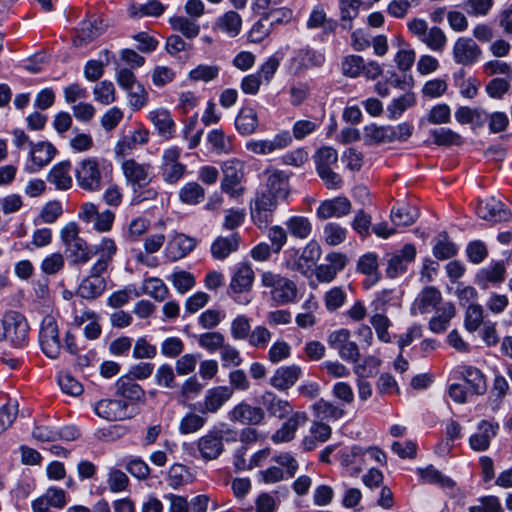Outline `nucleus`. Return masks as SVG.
Masks as SVG:
<instances>
[{
    "mask_svg": "<svg viewBox=\"0 0 512 512\" xmlns=\"http://www.w3.org/2000/svg\"><path fill=\"white\" fill-rule=\"evenodd\" d=\"M266 191L285 201L290 193L288 176L278 170L266 171Z\"/></svg>",
    "mask_w": 512,
    "mask_h": 512,
    "instance_id": "30",
    "label": "nucleus"
},
{
    "mask_svg": "<svg viewBox=\"0 0 512 512\" xmlns=\"http://www.w3.org/2000/svg\"><path fill=\"white\" fill-rule=\"evenodd\" d=\"M197 450L205 461L217 459L224 450L223 437L218 431H209L197 440Z\"/></svg>",
    "mask_w": 512,
    "mask_h": 512,
    "instance_id": "17",
    "label": "nucleus"
},
{
    "mask_svg": "<svg viewBox=\"0 0 512 512\" xmlns=\"http://www.w3.org/2000/svg\"><path fill=\"white\" fill-rule=\"evenodd\" d=\"M272 333L263 325H257L250 331L247 341L251 347L264 349L271 341Z\"/></svg>",
    "mask_w": 512,
    "mask_h": 512,
    "instance_id": "64",
    "label": "nucleus"
},
{
    "mask_svg": "<svg viewBox=\"0 0 512 512\" xmlns=\"http://www.w3.org/2000/svg\"><path fill=\"white\" fill-rule=\"evenodd\" d=\"M324 60V55L319 52L301 49L291 58L289 69L297 74L304 69L321 66Z\"/></svg>",
    "mask_w": 512,
    "mask_h": 512,
    "instance_id": "28",
    "label": "nucleus"
},
{
    "mask_svg": "<svg viewBox=\"0 0 512 512\" xmlns=\"http://www.w3.org/2000/svg\"><path fill=\"white\" fill-rule=\"evenodd\" d=\"M261 284L269 289L270 299L276 305L293 303L297 299L298 289L296 283L278 273L265 271L261 275Z\"/></svg>",
    "mask_w": 512,
    "mask_h": 512,
    "instance_id": "1",
    "label": "nucleus"
},
{
    "mask_svg": "<svg viewBox=\"0 0 512 512\" xmlns=\"http://www.w3.org/2000/svg\"><path fill=\"white\" fill-rule=\"evenodd\" d=\"M442 303L440 290L433 286H426L415 298L411 307V313L413 315L431 313Z\"/></svg>",
    "mask_w": 512,
    "mask_h": 512,
    "instance_id": "15",
    "label": "nucleus"
},
{
    "mask_svg": "<svg viewBox=\"0 0 512 512\" xmlns=\"http://www.w3.org/2000/svg\"><path fill=\"white\" fill-rule=\"evenodd\" d=\"M181 149L172 146L164 150L162 155V177L165 182L174 184L184 175L186 166L179 162Z\"/></svg>",
    "mask_w": 512,
    "mask_h": 512,
    "instance_id": "10",
    "label": "nucleus"
},
{
    "mask_svg": "<svg viewBox=\"0 0 512 512\" xmlns=\"http://www.w3.org/2000/svg\"><path fill=\"white\" fill-rule=\"evenodd\" d=\"M418 473L422 480L429 484L439 485L442 488H452L455 485V482L451 478L443 475L432 465L418 469Z\"/></svg>",
    "mask_w": 512,
    "mask_h": 512,
    "instance_id": "50",
    "label": "nucleus"
},
{
    "mask_svg": "<svg viewBox=\"0 0 512 512\" xmlns=\"http://www.w3.org/2000/svg\"><path fill=\"white\" fill-rule=\"evenodd\" d=\"M167 279L172 282L173 286L180 294L188 292L195 286L194 276L184 270L173 272Z\"/></svg>",
    "mask_w": 512,
    "mask_h": 512,
    "instance_id": "61",
    "label": "nucleus"
},
{
    "mask_svg": "<svg viewBox=\"0 0 512 512\" xmlns=\"http://www.w3.org/2000/svg\"><path fill=\"white\" fill-rule=\"evenodd\" d=\"M346 297L347 294L342 287H332L324 294L325 308L329 312H334L340 309L344 305Z\"/></svg>",
    "mask_w": 512,
    "mask_h": 512,
    "instance_id": "62",
    "label": "nucleus"
},
{
    "mask_svg": "<svg viewBox=\"0 0 512 512\" xmlns=\"http://www.w3.org/2000/svg\"><path fill=\"white\" fill-rule=\"evenodd\" d=\"M240 236L234 233L228 237H218L211 245V254L217 260L226 259L231 253L236 252L239 248Z\"/></svg>",
    "mask_w": 512,
    "mask_h": 512,
    "instance_id": "36",
    "label": "nucleus"
},
{
    "mask_svg": "<svg viewBox=\"0 0 512 512\" xmlns=\"http://www.w3.org/2000/svg\"><path fill=\"white\" fill-rule=\"evenodd\" d=\"M462 377L470 386V391L476 395H482L486 391V382L482 372L472 366L463 367Z\"/></svg>",
    "mask_w": 512,
    "mask_h": 512,
    "instance_id": "44",
    "label": "nucleus"
},
{
    "mask_svg": "<svg viewBox=\"0 0 512 512\" xmlns=\"http://www.w3.org/2000/svg\"><path fill=\"white\" fill-rule=\"evenodd\" d=\"M281 200L268 191L257 194L251 207V216L258 225L266 224L267 213L274 211Z\"/></svg>",
    "mask_w": 512,
    "mask_h": 512,
    "instance_id": "22",
    "label": "nucleus"
},
{
    "mask_svg": "<svg viewBox=\"0 0 512 512\" xmlns=\"http://www.w3.org/2000/svg\"><path fill=\"white\" fill-rule=\"evenodd\" d=\"M308 421L306 412L297 411L281 425V427L274 432L271 440L276 443L290 442L294 439L297 429Z\"/></svg>",
    "mask_w": 512,
    "mask_h": 512,
    "instance_id": "21",
    "label": "nucleus"
},
{
    "mask_svg": "<svg viewBox=\"0 0 512 512\" xmlns=\"http://www.w3.org/2000/svg\"><path fill=\"white\" fill-rule=\"evenodd\" d=\"M418 217L416 209L401 206L393 208L391 211V221L395 226H409L412 225Z\"/></svg>",
    "mask_w": 512,
    "mask_h": 512,
    "instance_id": "59",
    "label": "nucleus"
},
{
    "mask_svg": "<svg viewBox=\"0 0 512 512\" xmlns=\"http://www.w3.org/2000/svg\"><path fill=\"white\" fill-rule=\"evenodd\" d=\"M285 224L288 232L298 239L308 238L312 231L311 222L303 216L290 217Z\"/></svg>",
    "mask_w": 512,
    "mask_h": 512,
    "instance_id": "46",
    "label": "nucleus"
},
{
    "mask_svg": "<svg viewBox=\"0 0 512 512\" xmlns=\"http://www.w3.org/2000/svg\"><path fill=\"white\" fill-rule=\"evenodd\" d=\"M301 374L302 369L298 365L281 366L275 370L269 383L278 391H286L295 385Z\"/></svg>",
    "mask_w": 512,
    "mask_h": 512,
    "instance_id": "23",
    "label": "nucleus"
},
{
    "mask_svg": "<svg viewBox=\"0 0 512 512\" xmlns=\"http://www.w3.org/2000/svg\"><path fill=\"white\" fill-rule=\"evenodd\" d=\"M117 250L116 242L110 237H102L99 243L93 245L91 253L98 257L97 261L92 266L93 273H105L112 263Z\"/></svg>",
    "mask_w": 512,
    "mask_h": 512,
    "instance_id": "13",
    "label": "nucleus"
},
{
    "mask_svg": "<svg viewBox=\"0 0 512 512\" xmlns=\"http://www.w3.org/2000/svg\"><path fill=\"white\" fill-rule=\"evenodd\" d=\"M93 95L96 102L110 105L116 100V89L111 81L103 80L95 85Z\"/></svg>",
    "mask_w": 512,
    "mask_h": 512,
    "instance_id": "53",
    "label": "nucleus"
},
{
    "mask_svg": "<svg viewBox=\"0 0 512 512\" xmlns=\"http://www.w3.org/2000/svg\"><path fill=\"white\" fill-rule=\"evenodd\" d=\"M476 212L480 218L491 222L507 221L511 217V213L493 196L480 200Z\"/></svg>",
    "mask_w": 512,
    "mask_h": 512,
    "instance_id": "20",
    "label": "nucleus"
},
{
    "mask_svg": "<svg viewBox=\"0 0 512 512\" xmlns=\"http://www.w3.org/2000/svg\"><path fill=\"white\" fill-rule=\"evenodd\" d=\"M254 281V271L249 264L240 263L231 278L229 290L233 293H242L250 290Z\"/></svg>",
    "mask_w": 512,
    "mask_h": 512,
    "instance_id": "32",
    "label": "nucleus"
},
{
    "mask_svg": "<svg viewBox=\"0 0 512 512\" xmlns=\"http://www.w3.org/2000/svg\"><path fill=\"white\" fill-rule=\"evenodd\" d=\"M228 419L242 425H259L265 419V410L246 401H241L228 412Z\"/></svg>",
    "mask_w": 512,
    "mask_h": 512,
    "instance_id": "12",
    "label": "nucleus"
},
{
    "mask_svg": "<svg viewBox=\"0 0 512 512\" xmlns=\"http://www.w3.org/2000/svg\"><path fill=\"white\" fill-rule=\"evenodd\" d=\"M331 436V428L329 425L314 422L309 430V435H306L302 440V447L305 451L314 450L319 444L326 442Z\"/></svg>",
    "mask_w": 512,
    "mask_h": 512,
    "instance_id": "37",
    "label": "nucleus"
},
{
    "mask_svg": "<svg viewBox=\"0 0 512 512\" xmlns=\"http://www.w3.org/2000/svg\"><path fill=\"white\" fill-rule=\"evenodd\" d=\"M196 246L193 238L184 234H177L167 244L166 254L173 261L185 257Z\"/></svg>",
    "mask_w": 512,
    "mask_h": 512,
    "instance_id": "34",
    "label": "nucleus"
},
{
    "mask_svg": "<svg viewBox=\"0 0 512 512\" xmlns=\"http://www.w3.org/2000/svg\"><path fill=\"white\" fill-rule=\"evenodd\" d=\"M348 230L335 222H329L324 226L323 239L329 246H337L346 240Z\"/></svg>",
    "mask_w": 512,
    "mask_h": 512,
    "instance_id": "52",
    "label": "nucleus"
},
{
    "mask_svg": "<svg viewBox=\"0 0 512 512\" xmlns=\"http://www.w3.org/2000/svg\"><path fill=\"white\" fill-rule=\"evenodd\" d=\"M70 162H61L53 166L48 174V181L57 189L66 190L72 185V178L69 175Z\"/></svg>",
    "mask_w": 512,
    "mask_h": 512,
    "instance_id": "42",
    "label": "nucleus"
},
{
    "mask_svg": "<svg viewBox=\"0 0 512 512\" xmlns=\"http://www.w3.org/2000/svg\"><path fill=\"white\" fill-rule=\"evenodd\" d=\"M506 269L501 262H496L484 269L478 275L480 284L486 288V283H501L505 278Z\"/></svg>",
    "mask_w": 512,
    "mask_h": 512,
    "instance_id": "51",
    "label": "nucleus"
},
{
    "mask_svg": "<svg viewBox=\"0 0 512 512\" xmlns=\"http://www.w3.org/2000/svg\"><path fill=\"white\" fill-rule=\"evenodd\" d=\"M207 418L195 412L186 413L179 422V432L183 435L200 431L206 424Z\"/></svg>",
    "mask_w": 512,
    "mask_h": 512,
    "instance_id": "49",
    "label": "nucleus"
},
{
    "mask_svg": "<svg viewBox=\"0 0 512 512\" xmlns=\"http://www.w3.org/2000/svg\"><path fill=\"white\" fill-rule=\"evenodd\" d=\"M351 202L346 197H335L323 201L317 208V216L321 219L341 218L350 214Z\"/></svg>",
    "mask_w": 512,
    "mask_h": 512,
    "instance_id": "24",
    "label": "nucleus"
},
{
    "mask_svg": "<svg viewBox=\"0 0 512 512\" xmlns=\"http://www.w3.org/2000/svg\"><path fill=\"white\" fill-rule=\"evenodd\" d=\"M121 170L126 183L134 193L144 188L152 180V167L149 163H140L135 159H126L121 164Z\"/></svg>",
    "mask_w": 512,
    "mask_h": 512,
    "instance_id": "8",
    "label": "nucleus"
},
{
    "mask_svg": "<svg viewBox=\"0 0 512 512\" xmlns=\"http://www.w3.org/2000/svg\"><path fill=\"white\" fill-rule=\"evenodd\" d=\"M6 340L15 347H23L29 340V324L26 318L16 311L7 312L2 319Z\"/></svg>",
    "mask_w": 512,
    "mask_h": 512,
    "instance_id": "6",
    "label": "nucleus"
},
{
    "mask_svg": "<svg viewBox=\"0 0 512 512\" xmlns=\"http://www.w3.org/2000/svg\"><path fill=\"white\" fill-rule=\"evenodd\" d=\"M104 31V25L102 21L97 22L84 21L80 30L78 31L77 38L75 40L76 45H83L93 41L96 37L101 35Z\"/></svg>",
    "mask_w": 512,
    "mask_h": 512,
    "instance_id": "48",
    "label": "nucleus"
},
{
    "mask_svg": "<svg viewBox=\"0 0 512 512\" xmlns=\"http://www.w3.org/2000/svg\"><path fill=\"white\" fill-rule=\"evenodd\" d=\"M207 140L218 154L229 153L233 150L231 138L222 130L215 129L210 131L207 135Z\"/></svg>",
    "mask_w": 512,
    "mask_h": 512,
    "instance_id": "55",
    "label": "nucleus"
},
{
    "mask_svg": "<svg viewBox=\"0 0 512 512\" xmlns=\"http://www.w3.org/2000/svg\"><path fill=\"white\" fill-rule=\"evenodd\" d=\"M143 292L156 301H163L169 295L166 284L159 278H148L143 283Z\"/></svg>",
    "mask_w": 512,
    "mask_h": 512,
    "instance_id": "58",
    "label": "nucleus"
},
{
    "mask_svg": "<svg viewBox=\"0 0 512 512\" xmlns=\"http://www.w3.org/2000/svg\"><path fill=\"white\" fill-rule=\"evenodd\" d=\"M94 412L97 416L107 421H120L131 417L128 412L127 403L117 399H102L98 401L94 405Z\"/></svg>",
    "mask_w": 512,
    "mask_h": 512,
    "instance_id": "14",
    "label": "nucleus"
},
{
    "mask_svg": "<svg viewBox=\"0 0 512 512\" xmlns=\"http://www.w3.org/2000/svg\"><path fill=\"white\" fill-rule=\"evenodd\" d=\"M55 148L48 142H39L33 144L30 148V158L32 164L37 168L41 169L48 165L55 155Z\"/></svg>",
    "mask_w": 512,
    "mask_h": 512,
    "instance_id": "39",
    "label": "nucleus"
},
{
    "mask_svg": "<svg viewBox=\"0 0 512 512\" xmlns=\"http://www.w3.org/2000/svg\"><path fill=\"white\" fill-rule=\"evenodd\" d=\"M115 388L117 395L132 402H144L145 400L146 393L144 389L134 382L130 376L120 377L115 383Z\"/></svg>",
    "mask_w": 512,
    "mask_h": 512,
    "instance_id": "33",
    "label": "nucleus"
},
{
    "mask_svg": "<svg viewBox=\"0 0 512 512\" xmlns=\"http://www.w3.org/2000/svg\"><path fill=\"white\" fill-rule=\"evenodd\" d=\"M39 343L47 357L55 359L59 356L62 347L59 339V329L55 318L51 315H46L42 319Z\"/></svg>",
    "mask_w": 512,
    "mask_h": 512,
    "instance_id": "9",
    "label": "nucleus"
},
{
    "mask_svg": "<svg viewBox=\"0 0 512 512\" xmlns=\"http://www.w3.org/2000/svg\"><path fill=\"white\" fill-rule=\"evenodd\" d=\"M499 425L488 421H481L478 424V432L469 439L471 449L474 451H485L489 448L491 440L496 436Z\"/></svg>",
    "mask_w": 512,
    "mask_h": 512,
    "instance_id": "29",
    "label": "nucleus"
},
{
    "mask_svg": "<svg viewBox=\"0 0 512 512\" xmlns=\"http://www.w3.org/2000/svg\"><path fill=\"white\" fill-rule=\"evenodd\" d=\"M233 396L232 388L228 386H216L206 391L203 399V413L214 414Z\"/></svg>",
    "mask_w": 512,
    "mask_h": 512,
    "instance_id": "25",
    "label": "nucleus"
},
{
    "mask_svg": "<svg viewBox=\"0 0 512 512\" xmlns=\"http://www.w3.org/2000/svg\"><path fill=\"white\" fill-rule=\"evenodd\" d=\"M341 463L346 467H351L355 474L362 471L366 463V453L359 446H354L349 450L342 452Z\"/></svg>",
    "mask_w": 512,
    "mask_h": 512,
    "instance_id": "43",
    "label": "nucleus"
},
{
    "mask_svg": "<svg viewBox=\"0 0 512 512\" xmlns=\"http://www.w3.org/2000/svg\"><path fill=\"white\" fill-rule=\"evenodd\" d=\"M66 251L76 264H85L91 259V250L83 238L67 246Z\"/></svg>",
    "mask_w": 512,
    "mask_h": 512,
    "instance_id": "57",
    "label": "nucleus"
},
{
    "mask_svg": "<svg viewBox=\"0 0 512 512\" xmlns=\"http://www.w3.org/2000/svg\"><path fill=\"white\" fill-rule=\"evenodd\" d=\"M251 331V319L246 315L236 316L230 326L231 337L236 341L247 340Z\"/></svg>",
    "mask_w": 512,
    "mask_h": 512,
    "instance_id": "56",
    "label": "nucleus"
},
{
    "mask_svg": "<svg viewBox=\"0 0 512 512\" xmlns=\"http://www.w3.org/2000/svg\"><path fill=\"white\" fill-rule=\"evenodd\" d=\"M105 288L106 283L102 274H95L91 269L90 275L78 287L77 294L84 299H95L105 291Z\"/></svg>",
    "mask_w": 512,
    "mask_h": 512,
    "instance_id": "35",
    "label": "nucleus"
},
{
    "mask_svg": "<svg viewBox=\"0 0 512 512\" xmlns=\"http://www.w3.org/2000/svg\"><path fill=\"white\" fill-rule=\"evenodd\" d=\"M147 118L150 120L158 135L165 140L174 137L176 124L171 112L166 108H156L148 112Z\"/></svg>",
    "mask_w": 512,
    "mask_h": 512,
    "instance_id": "19",
    "label": "nucleus"
},
{
    "mask_svg": "<svg viewBox=\"0 0 512 512\" xmlns=\"http://www.w3.org/2000/svg\"><path fill=\"white\" fill-rule=\"evenodd\" d=\"M76 182L80 188L96 192L102 188V171L96 158H86L78 163L75 169Z\"/></svg>",
    "mask_w": 512,
    "mask_h": 512,
    "instance_id": "4",
    "label": "nucleus"
},
{
    "mask_svg": "<svg viewBox=\"0 0 512 512\" xmlns=\"http://www.w3.org/2000/svg\"><path fill=\"white\" fill-rule=\"evenodd\" d=\"M416 248L412 244H406L400 251L394 253L389 259L386 274L389 278H396L406 272L410 263L414 262Z\"/></svg>",
    "mask_w": 512,
    "mask_h": 512,
    "instance_id": "18",
    "label": "nucleus"
},
{
    "mask_svg": "<svg viewBox=\"0 0 512 512\" xmlns=\"http://www.w3.org/2000/svg\"><path fill=\"white\" fill-rule=\"evenodd\" d=\"M321 255V248L315 241H310L302 250L299 257L293 262H288L291 270L307 274L311 267L318 261Z\"/></svg>",
    "mask_w": 512,
    "mask_h": 512,
    "instance_id": "26",
    "label": "nucleus"
},
{
    "mask_svg": "<svg viewBox=\"0 0 512 512\" xmlns=\"http://www.w3.org/2000/svg\"><path fill=\"white\" fill-rule=\"evenodd\" d=\"M171 28L187 39H194L200 34V25L187 16H174L169 19Z\"/></svg>",
    "mask_w": 512,
    "mask_h": 512,
    "instance_id": "40",
    "label": "nucleus"
},
{
    "mask_svg": "<svg viewBox=\"0 0 512 512\" xmlns=\"http://www.w3.org/2000/svg\"><path fill=\"white\" fill-rule=\"evenodd\" d=\"M375 304L376 313L371 316L370 323L373 326L378 339L384 343H389L391 342V337L388 329L391 326V321L386 315H384L382 312H379L381 308L378 307V303Z\"/></svg>",
    "mask_w": 512,
    "mask_h": 512,
    "instance_id": "47",
    "label": "nucleus"
},
{
    "mask_svg": "<svg viewBox=\"0 0 512 512\" xmlns=\"http://www.w3.org/2000/svg\"><path fill=\"white\" fill-rule=\"evenodd\" d=\"M223 179L221 189L229 196L236 198L242 195L244 188L241 182L244 178V163L239 159L232 158L223 162Z\"/></svg>",
    "mask_w": 512,
    "mask_h": 512,
    "instance_id": "7",
    "label": "nucleus"
},
{
    "mask_svg": "<svg viewBox=\"0 0 512 512\" xmlns=\"http://www.w3.org/2000/svg\"><path fill=\"white\" fill-rule=\"evenodd\" d=\"M456 310L451 302L442 303L436 310L434 316L429 320L428 327L433 333H443L449 327L451 319L455 316Z\"/></svg>",
    "mask_w": 512,
    "mask_h": 512,
    "instance_id": "31",
    "label": "nucleus"
},
{
    "mask_svg": "<svg viewBox=\"0 0 512 512\" xmlns=\"http://www.w3.org/2000/svg\"><path fill=\"white\" fill-rule=\"evenodd\" d=\"M337 161V151L329 146L321 147L315 154L317 173L328 189H339L343 183L340 175L332 170Z\"/></svg>",
    "mask_w": 512,
    "mask_h": 512,
    "instance_id": "3",
    "label": "nucleus"
},
{
    "mask_svg": "<svg viewBox=\"0 0 512 512\" xmlns=\"http://www.w3.org/2000/svg\"><path fill=\"white\" fill-rule=\"evenodd\" d=\"M387 126L370 124L363 129V139L368 145L388 143Z\"/></svg>",
    "mask_w": 512,
    "mask_h": 512,
    "instance_id": "60",
    "label": "nucleus"
},
{
    "mask_svg": "<svg viewBox=\"0 0 512 512\" xmlns=\"http://www.w3.org/2000/svg\"><path fill=\"white\" fill-rule=\"evenodd\" d=\"M205 197V190L196 182L186 183L179 191L180 200L188 205H196Z\"/></svg>",
    "mask_w": 512,
    "mask_h": 512,
    "instance_id": "54",
    "label": "nucleus"
},
{
    "mask_svg": "<svg viewBox=\"0 0 512 512\" xmlns=\"http://www.w3.org/2000/svg\"><path fill=\"white\" fill-rule=\"evenodd\" d=\"M408 30L430 50L442 52L447 44L445 32L437 27H428L424 19L414 18L407 24Z\"/></svg>",
    "mask_w": 512,
    "mask_h": 512,
    "instance_id": "2",
    "label": "nucleus"
},
{
    "mask_svg": "<svg viewBox=\"0 0 512 512\" xmlns=\"http://www.w3.org/2000/svg\"><path fill=\"white\" fill-rule=\"evenodd\" d=\"M327 343L331 349L337 351L342 360L354 364L360 360V348L355 341L351 340V333L348 329L341 328L331 332L328 335Z\"/></svg>",
    "mask_w": 512,
    "mask_h": 512,
    "instance_id": "5",
    "label": "nucleus"
},
{
    "mask_svg": "<svg viewBox=\"0 0 512 512\" xmlns=\"http://www.w3.org/2000/svg\"><path fill=\"white\" fill-rule=\"evenodd\" d=\"M126 92L128 103L132 110L139 111L148 104V92L141 84H137L133 88L126 90Z\"/></svg>",
    "mask_w": 512,
    "mask_h": 512,
    "instance_id": "63",
    "label": "nucleus"
},
{
    "mask_svg": "<svg viewBox=\"0 0 512 512\" xmlns=\"http://www.w3.org/2000/svg\"><path fill=\"white\" fill-rule=\"evenodd\" d=\"M452 55L458 65L471 66L480 59L482 50L472 38L459 37L453 44Z\"/></svg>",
    "mask_w": 512,
    "mask_h": 512,
    "instance_id": "11",
    "label": "nucleus"
},
{
    "mask_svg": "<svg viewBox=\"0 0 512 512\" xmlns=\"http://www.w3.org/2000/svg\"><path fill=\"white\" fill-rule=\"evenodd\" d=\"M261 403L271 417L283 419L294 413L290 402L282 399L272 391H265L261 395Z\"/></svg>",
    "mask_w": 512,
    "mask_h": 512,
    "instance_id": "27",
    "label": "nucleus"
},
{
    "mask_svg": "<svg viewBox=\"0 0 512 512\" xmlns=\"http://www.w3.org/2000/svg\"><path fill=\"white\" fill-rule=\"evenodd\" d=\"M292 142L291 135L288 131H283L274 136L272 139L250 140L246 143V149L254 154L266 155L278 149L289 146Z\"/></svg>",
    "mask_w": 512,
    "mask_h": 512,
    "instance_id": "16",
    "label": "nucleus"
},
{
    "mask_svg": "<svg viewBox=\"0 0 512 512\" xmlns=\"http://www.w3.org/2000/svg\"><path fill=\"white\" fill-rule=\"evenodd\" d=\"M242 28V17L233 10L227 11L216 19L215 29L228 35L236 37Z\"/></svg>",
    "mask_w": 512,
    "mask_h": 512,
    "instance_id": "38",
    "label": "nucleus"
},
{
    "mask_svg": "<svg viewBox=\"0 0 512 512\" xmlns=\"http://www.w3.org/2000/svg\"><path fill=\"white\" fill-rule=\"evenodd\" d=\"M416 103V97L413 92H407L402 96L393 99L387 106V112L390 119H398L407 109L413 107Z\"/></svg>",
    "mask_w": 512,
    "mask_h": 512,
    "instance_id": "45",
    "label": "nucleus"
},
{
    "mask_svg": "<svg viewBox=\"0 0 512 512\" xmlns=\"http://www.w3.org/2000/svg\"><path fill=\"white\" fill-rule=\"evenodd\" d=\"M235 127L242 135L254 133L258 127L256 111L250 107L242 108L235 119Z\"/></svg>",
    "mask_w": 512,
    "mask_h": 512,
    "instance_id": "41",
    "label": "nucleus"
}]
</instances>
